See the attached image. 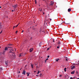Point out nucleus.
<instances>
[{
  "label": "nucleus",
  "instance_id": "f257e3e1",
  "mask_svg": "<svg viewBox=\"0 0 79 79\" xmlns=\"http://www.w3.org/2000/svg\"><path fill=\"white\" fill-rule=\"evenodd\" d=\"M8 48H7V47L5 48L4 50L2 52V54H3V55H5V53L6 52V51H8Z\"/></svg>",
  "mask_w": 79,
  "mask_h": 79
},
{
  "label": "nucleus",
  "instance_id": "f03ea898",
  "mask_svg": "<svg viewBox=\"0 0 79 79\" xmlns=\"http://www.w3.org/2000/svg\"><path fill=\"white\" fill-rule=\"evenodd\" d=\"M5 63L6 66H8V60H6L5 61Z\"/></svg>",
  "mask_w": 79,
  "mask_h": 79
},
{
  "label": "nucleus",
  "instance_id": "7ed1b4c3",
  "mask_svg": "<svg viewBox=\"0 0 79 79\" xmlns=\"http://www.w3.org/2000/svg\"><path fill=\"white\" fill-rule=\"evenodd\" d=\"M17 6H18V5L16 4V5H15V6H13V7H14V9H16V7H17Z\"/></svg>",
  "mask_w": 79,
  "mask_h": 79
},
{
  "label": "nucleus",
  "instance_id": "20e7f679",
  "mask_svg": "<svg viewBox=\"0 0 79 79\" xmlns=\"http://www.w3.org/2000/svg\"><path fill=\"white\" fill-rule=\"evenodd\" d=\"M22 74H24V75L26 74V71L24 70L23 71Z\"/></svg>",
  "mask_w": 79,
  "mask_h": 79
},
{
  "label": "nucleus",
  "instance_id": "39448f33",
  "mask_svg": "<svg viewBox=\"0 0 79 79\" xmlns=\"http://www.w3.org/2000/svg\"><path fill=\"white\" fill-rule=\"evenodd\" d=\"M14 50L13 51H10L9 52L10 53H13V54H15V52H14Z\"/></svg>",
  "mask_w": 79,
  "mask_h": 79
},
{
  "label": "nucleus",
  "instance_id": "423d86ee",
  "mask_svg": "<svg viewBox=\"0 0 79 79\" xmlns=\"http://www.w3.org/2000/svg\"><path fill=\"white\" fill-rule=\"evenodd\" d=\"M54 4V2H52V1H51V5H53Z\"/></svg>",
  "mask_w": 79,
  "mask_h": 79
},
{
  "label": "nucleus",
  "instance_id": "0eeeda50",
  "mask_svg": "<svg viewBox=\"0 0 79 79\" xmlns=\"http://www.w3.org/2000/svg\"><path fill=\"white\" fill-rule=\"evenodd\" d=\"M33 50V48H31L30 49V52H32Z\"/></svg>",
  "mask_w": 79,
  "mask_h": 79
},
{
  "label": "nucleus",
  "instance_id": "6e6552de",
  "mask_svg": "<svg viewBox=\"0 0 79 79\" xmlns=\"http://www.w3.org/2000/svg\"><path fill=\"white\" fill-rule=\"evenodd\" d=\"M75 68V66H71V69H73L74 68Z\"/></svg>",
  "mask_w": 79,
  "mask_h": 79
},
{
  "label": "nucleus",
  "instance_id": "1a4fd4ad",
  "mask_svg": "<svg viewBox=\"0 0 79 79\" xmlns=\"http://www.w3.org/2000/svg\"><path fill=\"white\" fill-rule=\"evenodd\" d=\"M74 72H75V71H73L71 72V74H74Z\"/></svg>",
  "mask_w": 79,
  "mask_h": 79
},
{
  "label": "nucleus",
  "instance_id": "9d476101",
  "mask_svg": "<svg viewBox=\"0 0 79 79\" xmlns=\"http://www.w3.org/2000/svg\"><path fill=\"white\" fill-rule=\"evenodd\" d=\"M71 11V9L69 8L68 9V12H70Z\"/></svg>",
  "mask_w": 79,
  "mask_h": 79
},
{
  "label": "nucleus",
  "instance_id": "9b49d317",
  "mask_svg": "<svg viewBox=\"0 0 79 79\" xmlns=\"http://www.w3.org/2000/svg\"><path fill=\"white\" fill-rule=\"evenodd\" d=\"M58 44L59 45H60V44H61V43L60 42V41L58 42Z\"/></svg>",
  "mask_w": 79,
  "mask_h": 79
},
{
  "label": "nucleus",
  "instance_id": "f8f14e48",
  "mask_svg": "<svg viewBox=\"0 0 79 79\" xmlns=\"http://www.w3.org/2000/svg\"><path fill=\"white\" fill-rule=\"evenodd\" d=\"M23 54L22 53H20V54H19V56L20 57V56H23Z\"/></svg>",
  "mask_w": 79,
  "mask_h": 79
},
{
  "label": "nucleus",
  "instance_id": "ddd939ff",
  "mask_svg": "<svg viewBox=\"0 0 79 79\" xmlns=\"http://www.w3.org/2000/svg\"><path fill=\"white\" fill-rule=\"evenodd\" d=\"M42 8H39V11H40L42 12Z\"/></svg>",
  "mask_w": 79,
  "mask_h": 79
},
{
  "label": "nucleus",
  "instance_id": "4468645a",
  "mask_svg": "<svg viewBox=\"0 0 79 79\" xmlns=\"http://www.w3.org/2000/svg\"><path fill=\"white\" fill-rule=\"evenodd\" d=\"M58 60H59V59H56V61L57 62L58 61Z\"/></svg>",
  "mask_w": 79,
  "mask_h": 79
},
{
  "label": "nucleus",
  "instance_id": "2eb2a0df",
  "mask_svg": "<svg viewBox=\"0 0 79 79\" xmlns=\"http://www.w3.org/2000/svg\"><path fill=\"white\" fill-rule=\"evenodd\" d=\"M64 71L65 72H66V68H64Z\"/></svg>",
  "mask_w": 79,
  "mask_h": 79
},
{
  "label": "nucleus",
  "instance_id": "dca6fc26",
  "mask_svg": "<svg viewBox=\"0 0 79 79\" xmlns=\"http://www.w3.org/2000/svg\"><path fill=\"white\" fill-rule=\"evenodd\" d=\"M8 45H9V46H11V45H13V44H8Z\"/></svg>",
  "mask_w": 79,
  "mask_h": 79
},
{
  "label": "nucleus",
  "instance_id": "f3484780",
  "mask_svg": "<svg viewBox=\"0 0 79 79\" xmlns=\"http://www.w3.org/2000/svg\"><path fill=\"white\" fill-rule=\"evenodd\" d=\"M60 48V45H59L57 47V48Z\"/></svg>",
  "mask_w": 79,
  "mask_h": 79
},
{
  "label": "nucleus",
  "instance_id": "a211bd4d",
  "mask_svg": "<svg viewBox=\"0 0 79 79\" xmlns=\"http://www.w3.org/2000/svg\"><path fill=\"white\" fill-rule=\"evenodd\" d=\"M13 50V49H10V51H12Z\"/></svg>",
  "mask_w": 79,
  "mask_h": 79
},
{
  "label": "nucleus",
  "instance_id": "6ab92c4d",
  "mask_svg": "<svg viewBox=\"0 0 79 79\" xmlns=\"http://www.w3.org/2000/svg\"><path fill=\"white\" fill-rule=\"evenodd\" d=\"M49 49H50V48H48L47 49V50H49Z\"/></svg>",
  "mask_w": 79,
  "mask_h": 79
},
{
  "label": "nucleus",
  "instance_id": "aec40b11",
  "mask_svg": "<svg viewBox=\"0 0 79 79\" xmlns=\"http://www.w3.org/2000/svg\"><path fill=\"white\" fill-rule=\"evenodd\" d=\"M30 74V73H29L28 74H27V76H29Z\"/></svg>",
  "mask_w": 79,
  "mask_h": 79
},
{
  "label": "nucleus",
  "instance_id": "412c9836",
  "mask_svg": "<svg viewBox=\"0 0 79 79\" xmlns=\"http://www.w3.org/2000/svg\"><path fill=\"white\" fill-rule=\"evenodd\" d=\"M18 33V31H16L15 34H17Z\"/></svg>",
  "mask_w": 79,
  "mask_h": 79
},
{
  "label": "nucleus",
  "instance_id": "4be33fe9",
  "mask_svg": "<svg viewBox=\"0 0 79 79\" xmlns=\"http://www.w3.org/2000/svg\"><path fill=\"white\" fill-rule=\"evenodd\" d=\"M35 4H36V3H37V2L36 1V0H35Z\"/></svg>",
  "mask_w": 79,
  "mask_h": 79
},
{
  "label": "nucleus",
  "instance_id": "5701e85b",
  "mask_svg": "<svg viewBox=\"0 0 79 79\" xmlns=\"http://www.w3.org/2000/svg\"><path fill=\"white\" fill-rule=\"evenodd\" d=\"M48 21V20L45 19V21Z\"/></svg>",
  "mask_w": 79,
  "mask_h": 79
},
{
  "label": "nucleus",
  "instance_id": "b1692460",
  "mask_svg": "<svg viewBox=\"0 0 79 79\" xmlns=\"http://www.w3.org/2000/svg\"><path fill=\"white\" fill-rule=\"evenodd\" d=\"M18 25H19V24H18L17 25H16V26H15L16 27H18Z\"/></svg>",
  "mask_w": 79,
  "mask_h": 79
},
{
  "label": "nucleus",
  "instance_id": "393cba45",
  "mask_svg": "<svg viewBox=\"0 0 79 79\" xmlns=\"http://www.w3.org/2000/svg\"><path fill=\"white\" fill-rule=\"evenodd\" d=\"M15 9H14V10H12V12H13V11H15Z\"/></svg>",
  "mask_w": 79,
  "mask_h": 79
},
{
  "label": "nucleus",
  "instance_id": "a878e982",
  "mask_svg": "<svg viewBox=\"0 0 79 79\" xmlns=\"http://www.w3.org/2000/svg\"><path fill=\"white\" fill-rule=\"evenodd\" d=\"M2 31H1V32H0V34H1L2 33Z\"/></svg>",
  "mask_w": 79,
  "mask_h": 79
},
{
  "label": "nucleus",
  "instance_id": "bb28decb",
  "mask_svg": "<svg viewBox=\"0 0 79 79\" xmlns=\"http://www.w3.org/2000/svg\"><path fill=\"white\" fill-rule=\"evenodd\" d=\"M39 73H40V72H39V71H38L37 73V74H39Z\"/></svg>",
  "mask_w": 79,
  "mask_h": 79
},
{
  "label": "nucleus",
  "instance_id": "cd10ccee",
  "mask_svg": "<svg viewBox=\"0 0 79 79\" xmlns=\"http://www.w3.org/2000/svg\"><path fill=\"white\" fill-rule=\"evenodd\" d=\"M0 70H2V68H1L0 67Z\"/></svg>",
  "mask_w": 79,
  "mask_h": 79
},
{
  "label": "nucleus",
  "instance_id": "c85d7f7f",
  "mask_svg": "<svg viewBox=\"0 0 79 79\" xmlns=\"http://www.w3.org/2000/svg\"><path fill=\"white\" fill-rule=\"evenodd\" d=\"M42 73H40V76H42Z\"/></svg>",
  "mask_w": 79,
  "mask_h": 79
},
{
  "label": "nucleus",
  "instance_id": "c756f323",
  "mask_svg": "<svg viewBox=\"0 0 79 79\" xmlns=\"http://www.w3.org/2000/svg\"><path fill=\"white\" fill-rule=\"evenodd\" d=\"M12 48L11 47H8V48Z\"/></svg>",
  "mask_w": 79,
  "mask_h": 79
},
{
  "label": "nucleus",
  "instance_id": "7c9ffc66",
  "mask_svg": "<svg viewBox=\"0 0 79 79\" xmlns=\"http://www.w3.org/2000/svg\"><path fill=\"white\" fill-rule=\"evenodd\" d=\"M30 39H31V40H32V37H31L30 38Z\"/></svg>",
  "mask_w": 79,
  "mask_h": 79
},
{
  "label": "nucleus",
  "instance_id": "2f4dec72",
  "mask_svg": "<svg viewBox=\"0 0 79 79\" xmlns=\"http://www.w3.org/2000/svg\"><path fill=\"white\" fill-rule=\"evenodd\" d=\"M76 73L77 74H78V72L76 71Z\"/></svg>",
  "mask_w": 79,
  "mask_h": 79
},
{
  "label": "nucleus",
  "instance_id": "473e14b6",
  "mask_svg": "<svg viewBox=\"0 0 79 79\" xmlns=\"http://www.w3.org/2000/svg\"><path fill=\"white\" fill-rule=\"evenodd\" d=\"M62 76V75H59L60 77H61Z\"/></svg>",
  "mask_w": 79,
  "mask_h": 79
},
{
  "label": "nucleus",
  "instance_id": "72a5a7b5",
  "mask_svg": "<svg viewBox=\"0 0 79 79\" xmlns=\"http://www.w3.org/2000/svg\"><path fill=\"white\" fill-rule=\"evenodd\" d=\"M49 57H50V56H47V58H49Z\"/></svg>",
  "mask_w": 79,
  "mask_h": 79
},
{
  "label": "nucleus",
  "instance_id": "f704fd0d",
  "mask_svg": "<svg viewBox=\"0 0 79 79\" xmlns=\"http://www.w3.org/2000/svg\"><path fill=\"white\" fill-rule=\"evenodd\" d=\"M24 32V30H23L22 31V32Z\"/></svg>",
  "mask_w": 79,
  "mask_h": 79
},
{
  "label": "nucleus",
  "instance_id": "c9c22d12",
  "mask_svg": "<svg viewBox=\"0 0 79 79\" xmlns=\"http://www.w3.org/2000/svg\"><path fill=\"white\" fill-rule=\"evenodd\" d=\"M50 21H52V19H50Z\"/></svg>",
  "mask_w": 79,
  "mask_h": 79
},
{
  "label": "nucleus",
  "instance_id": "e433bc0d",
  "mask_svg": "<svg viewBox=\"0 0 79 79\" xmlns=\"http://www.w3.org/2000/svg\"><path fill=\"white\" fill-rule=\"evenodd\" d=\"M70 79H73V78H72V77H71L70 78Z\"/></svg>",
  "mask_w": 79,
  "mask_h": 79
},
{
  "label": "nucleus",
  "instance_id": "4c0bfd02",
  "mask_svg": "<svg viewBox=\"0 0 79 79\" xmlns=\"http://www.w3.org/2000/svg\"><path fill=\"white\" fill-rule=\"evenodd\" d=\"M15 27H16V26H14L13 27V29H14Z\"/></svg>",
  "mask_w": 79,
  "mask_h": 79
},
{
  "label": "nucleus",
  "instance_id": "58836bf2",
  "mask_svg": "<svg viewBox=\"0 0 79 79\" xmlns=\"http://www.w3.org/2000/svg\"><path fill=\"white\" fill-rule=\"evenodd\" d=\"M53 42H55V40H53Z\"/></svg>",
  "mask_w": 79,
  "mask_h": 79
},
{
  "label": "nucleus",
  "instance_id": "ea45409f",
  "mask_svg": "<svg viewBox=\"0 0 79 79\" xmlns=\"http://www.w3.org/2000/svg\"><path fill=\"white\" fill-rule=\"evenodd\" d=\"M48 60V58H47V59H46V60Z\"/></svg>",
  "mask_w": 79,
  "mask_h": 79
},
{
  "label": "nucleus",
  "instance_id": "a19ab883",
  "mask_svg": "<svg viewBox=\"0 0 79 79\" xmlns=\"http://www.w3.org/2000/svg\"><path fill=\"white\" fill-rule=\"evenodd\" d=\"M31 67L33 66V65H32V64H31Z\"/></svg>",
  "mask_w": 79,
  "mask_h": 79
},
{
  "label": "nucleus",
  "instance_id": "79ce46f5",
  "mask_svg": "<svg viewBox=\"0 0 79 79\" xmlns=\"http://www.w3.org/2000/svg\"><path fill=\"white\" fill-rule=\"evenodd\" d=\"M26 73V74H28V73Z\"/></svg>",
  "mask_w": 79,
  "mask_h": 79
},
{
  "label": "nucleus",
  "instance_id": "37998d69",
  "mask_svg": "<svg viewBox=\"0 0 79 79\" xmlns=\"http://www.w3.org/2000/svg\"><path fill=\"white\" fill-rule=\"evenodd\" d=\"M46 61H47V60H45V63H46Z\"/></svg>",
  "mask_w": 79,
  "mask_h": 79
},
{
  "label": "nucleus",
  "instance_id": "c03bdc74",
  "mask_svg": "<svg viewBox=\"0 0 79 79\" xmlns=\"http://www.w3.org/2000/svg\"><path fill=\"white\" fill-rule=\"evenodd\" d=\"M0 26H2V25H0V28H2V27H0Z\"/></svg>",
  "mask_w": 79,
  "mask_h": 79
},
{
  "label": "nucleus",
  "instance_id": "a18cd8bd",
  "mask_svg": "<svg viewBox=\"0 0 79 79\" xmlns=\"http://www.w3.org/2000/svg\"><path fill=\"white\" fill-rule=\"evenodd\" d=\"M0 8H2V6H0Z\"/></svg>",
  "mask_w": 79,
  "mask_h": 79
},
{
  "label": "nucleus",
  "instance_id": "49530a36",
  "mask_svg": "<svg viewBox=\"0 0 79 79\" xmlns=\"http://www.w3.org/2000/svg\"><path fill=\"white\" fill-rule=\"evenodd\" d=\"M66 61H67L68 60V59H66Z\"/></svg>",
  "mask_w": 79,
  "mask_h": 79
},
{
  "label": "nucleus",
  "instance_id": "de8ad7c7",
  "mask_svg": "<svg viewBox=\"0 0 79 79\" xmlns=\"http://www.w3.org/2000/svg\"><path fill=\"white\" fill-rule=\"evenodd\" d=\"M76 65V64H74V65Z\"/></svg>",
  "mask_w": 79,
  "mask_h": 79
},
{
  "label": "nucleus",
  "instance_id": "09e8293b",
  "mask_svg": "<svg viewBox=\"0 0 79 79\" xmlns=\"http://www.w3.org/2000/svg\"><path fill=\"white\" fill-rule=\"evenodd\" d=\"M36 76L38 77V76H39V75H36Z\"/></svg>",
  "mask_w": 79,
  "mask_h": 79
},
{
  "label": "nucleus",
  "instance_id": "8fccbe9b",
  "mask_svg": "<svg viewBox=\"0 0 79 79\" xmlns=\"http://www.w3.org/2000/svg\"><path fill=\"white\" fill-rule=\"evenodd\" d=\"M18 77H19V75H18Z\"/></svg>",
  "mask_w": 79,
  "mask_h": 79
},
{
  "label": "nucleus",
  "instance_id": "3c124183",
  "mask_svg": "<svg viewBox=\"0 0 79 79\" xmlns=\"http://www.w3.org/2000/svg\"><path fill=\"white\" fill-rule=\"evenodd\" d=\"M31 68H33V66L31 67Z\"/></svg>",
  "mask_w": 79,
  "mask_h": 79
},
{
  "label": "nucleus",
  "instance_id": "603ef678",
  "mask_svg": "<svg viewBox=\"0 0 79 79\" xmlns=\"http://www.w3.org/2000/svg\"><path fill=\"white\" fill-rule=\"evenodd\" d=\"M43 14H45V13H44H44H43Z\"/></svg>",
  "mask_w": 79,
  "mask_h": 79
},
{
  "label": "nucleus",
  "instance_id": "864d4df0",
  "mask_svg": "<svg viewBox=\"0 0 79 79\" xmlns=\"http://www.w3.org/2000/svg\"><path fill=\"white\" fill-rule=\"evenodd\" d=\"M48 16H49V14H48Z\"/></svg>",
  "mask_w": 79,
  "mask_h": 79
},
{
  "label": "nucleus",
  "instance_id": "5fc2aeb1",
  "mask_svg": "<svg viewBox=\"0 0 79 79\" xmlns=\"http://www.w3.org/2000/svg\"><path fill=\"white\" fill-rule=\"evenodd\" d=\"M19 73H20V71H19Z\"/></svg>",
  "mask_w": 79,
  "mask_h": 79
},
{
  "label": "nucleus",
  "instance_id": "6e6d98bb",
  "mask_svg": "<svg viewBox=\"0 0 79 79\" xmlns=\"http://www.w3.org/2000/svg\"><path fill=\"white\" fill-rule=\"evenodd\" d=\"M63 24V23H61V24Z\"/></svg>",
  "mask_w": 79,
  "mask_h": 79
},
{
  "label": "nucleus",
  "instance_id": "4d7b16f0",
  "mask_svg": "<svg viewBox=\"0 0 79 79\" xmlns=\"http://www.w3.org/2000/svg\"><path fill=\"white\" fill-rule=\"evenodd\" d=\"M35 72H36V71H35L34 72L35 73Z\"/></svg>",
  "mask_w": 79,
  "mask_h": 79
},
{
  "label": "nucleus",
  "instance_id": "13d9d810",
  "mask_svg": "<svg viewBox=\"0 0 79 79\" xmlns=\"http://www.w3.org/2000/svg\"><path fill=\"white\" fill-rule=\"evenodd\" d=\"M66 58H68V57H66Z\"/></svg>",
  "mask_w": 79,
  "mask_h": 79
},
{
  "label": "nucleus",
  "instance_id": "bf43d9fd",
  "mask_svg": "<svg viewBox=\"0 0 79 79\" xmlns=\"http://www.w3.org/2000/svg\"><path fill=\"white\" fill-rule=\"evenodd\" d=\"M77 79H79V78H77Z\"/></svg>",
  "mask_w": 79,
  "mask_h": 79
},
{
  "label": "nucleus",
  "instance_id": "052dcab7",
  "mask_svg": "<svg viewBox=\"0 0 79 79\" xmlns=\"http://www.w3.org/2000/svg\"><path fill=\"white\" fill-rule=\"evenodd\" d=\"M40 6V5H39V6Z\"/></svg>",
  "mask_w": 79,
  "mask_h": 79
},
{
  "label": "nucleus",
  "instance_id": "680f3d73",
  "mask_svg": "<svg viewBox=\"0 0 79 79\" xmlns=\"http://www.w3.org/2000/svg\"><path fill=\"white\" fill-rule=\"evenodd\" d=\"M1 48V47H0V48Z\"/></svg>",
  "mask_w": 79,
  "mask_h": 79
},
{
  "label": "nucleus",
  "instance_id": "e2e57ef3",
  "mask_svg": "<svg viewBox=\"0 0 79 79\" xmlns=\"http://www.w3.org/2000/svg\"><path fill=\"white\" fill-rule=\"evenodd\" d=\"M14 55L15 56V54H14Z\"/></svg>",
  "mask_w": 79,
  "mask_h": 79
},
{
  "label": "nucleus",
  "instance_id": "0e129e2a",
  "mask_svg": "<svg viewBox=\"0 0 79 79\" xmlns=\"http://www.w3.org/2000/svg\"><path fill=\"white\" fill-rule=\"evenodd\" d=\"M66 24H69V23H66Z\"/></svg>",
  "mask_w": 79,
  "mask_h": 79
}]
</instances>
